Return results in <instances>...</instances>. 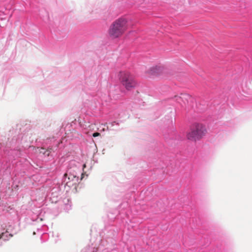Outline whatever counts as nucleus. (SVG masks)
Segmentation results:
<instances>
[{
    "label": "nucleus",
    "instance_id": "nucleus-2",
    "mask_svg": "<svg viewBox=\"0 0 252 252\" xmlns=\"http://www.w3.org/2000/svg\"><path fill=\"white\" fill-rule=\"evenodd\" d=\"M207 132L205 126L201 124L195 123L190 127L187 134V138L188 140L196 142L200 140Z\"/></svg>",
    "mask_w": 252,
    "mask_h": 252
},
{
    "label": "nucleus",
    "instance_id": "nucleus-5",
    "mask_svg": "<svg viewBox=\"0 0 252 252\" xmlns=\"http://www.w3.org/2000/svg\"><path fill=\"white\" fill-rule=\"evenodd\" d=\"M176 100L180 104H186L189 99L190 98L189 95L187 94H182L181 96H175Z\"/></svg>",
    "mask_w": 252,
    "mask_h": 252
},
{
    "label": "nucleus",
    "instance_id": "nucleus-4",
    "mask_svg": "<svg viewBox=\"0 0 252 252\" xmlns=\"http://www.w3.org/2000/svg\"><path fill=\"white\" fill-rule=\"evenodd\" d=\"M147 73L150 76H166L169 74V70L165 67L161 65H156L149 68Z\"/></svg>",
    "mask_w": 252,
    "mask_h": 252
},
{
    "label": "nucleus",
    "instance_id": "nucleus-1",
    "mask_svg": "<svg viewBox=\"0 0 252 252\" xmlns=\"http://www.w3.org/2000/svg\"><path fill=\"white\" fill-rule=\"evenodd\" d=\"M127 29V20L124 18H120L111 24L108 30V34L112 38H117L121 36Z\"/></svg>",
    "mask_w": 252,
    "mask_h": 252
},
{
    "label": "nucleus",
    "instance_id": "nucleus-6",
    "mask_svg": "<svg viewBox=\"0 0 252 252\" xmlns=\"http://www.w3.org/2000/svg\"><path fill=\"white\" fill-rule=\"evenodd\" d=\"M7 232H7V231H6V232H4V233H2L1 234H0V239H2V238H4V235H5V234H6V233H7Z\"/></svg>",
    "mask_w": 252,
    "mask_h": 252
},
{
    "label": "nucleus",
    "instance_id": "nucleus-3",
    "mask_svg": "<svg viewBox=\"0 0 252 252\" xmlns=\"http://www.w3.org/2000/svg\"><path fill=\"white\" fill-rule=\"evenodd\" d=\"M120 82L127 90H130L136 85L133 76L127 71H120L118 75Z\"/></svg>",
    "mask_w": 252,
    "mask_h": 252
},
{
    "label": "nucleus",
    "instance_id": "nucleus-7",
    "mask_svg": "<svg viewBox=\"0 0 252 252\" xmlns=\"http://www.w3.org/2000/svg\"><path fill=\"white\" fill-rule=\"evenodd\" d=\"M99 135H100V133H98V132H94V133L93 134V137H96V136H99Z\"/></svg>",
    "mask_w": 252,
    "mask_h": 252
},
{
    "label": "nucleus",
    "instance_id": "nucleus-8",
    "mask_svg": "<svg viewBox=\"0 0 252 252\" xmlns=\"http://www.w3.org/2000/svg\"><path fill=\"white\" fill-rule=\"evenodd\" d=\"M9 236H10V237H12V236H13V235H12V234H9Z\"/></svg>",
    "mask_w": 252,
    "mask_h": 252
}]
</instances>
